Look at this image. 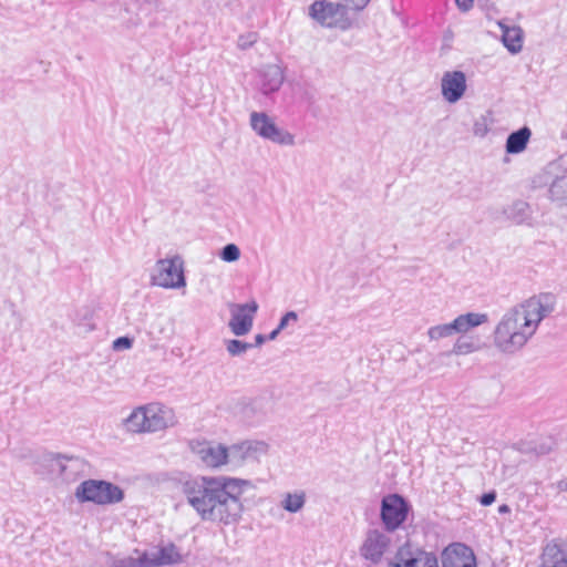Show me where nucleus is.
Wrapping results in <instances>:
<instances>
[{"label": "nucleus", "mask_w": 567, "mask_h": 567, "mask_svg": "<svg viewBox=\"0 0 567 567\" xmlns=\"http://www.w3.org/2000/svg\"><path fill=\"white\" fill-rule=\"evenodd\" d=\"M133 340L128 337H120L113 341V349L116 351L131 349Z\"/></svg>", "instance_id": "37"}, {"label": "nucleus", "mask_w": 567, "mask_h": 567, "mask_svg": "<svg viewBox=\"0 0 567 567\" xmlns=\"http://www.w3.org/2000/svg\"><path fill=\"white\" fill-rule=\"evenodd\" d=\"M530 134V130L526 126L509 134L506 141V152L509 154L523 152L526 148Z\"/></svg>", "instance_id": "22"}, {"label": "nucleus", "mask_w": 567, "mask_h": 567, "mask_svg": "<svg viewBox=\"0 0 567 567\" xmlns=\"http://www.w3.org/2000/svg\"><path fill=\"white\" fill-rule=\"evenodd\" d=\"M556 307L551 293H540L509 308L493 330V344L504 354H515L536 334L540 322Z\"/></svg>", "instance_id": "1"}, {"label": "nucleus", "mask_w": 567, "mask_h": 567, "mask_svg": "<svg viewBox=\"0 0 567 567\" xmlns=\"http://www.w3.org/2000/svg\"><path fill=\"white\" fill-rule=\"evenodd\" d=\"M109 567H138L135 550L128 555H107Z\"/></svg>", "instance_id": "30"}, {"label": "nucleus", "mask_w": 567, "mask_h": 567, "mask_svg": "<svg viewBox=\"0 0 567 567\" xmlns=\"http://www.w3.org/2000/svg\"><path fill=\"white\" fill-rule=\"evenodd\" d=\"M150 281L152 286L169 290H181L186 287L185 262L181 255H172L156 260Z\"/></svg>", "instance_id": "6"}, {"label": "nucleus", "mask_w": 567, "mask_h": 567, "mask_svg": "<svg viewBox=\"0 0 567 567\" xmlns=\"http://www.w3.org/2000/svg\"><path fill=\"white\" fill-rule=\"evenodd\" d=\"M511 512V508L508 505L506 504H503L498 507V513L499 514H506V513H509Z\"/></svg>", "instance_id": "44"}, {"label": "nucleus", "mask_w": 567, "mask_h": 567, "mask_svg": "<svg viewBox=\"0 0 567 567\" xmlns=\"http://www.w3.org/2000/svg\"><path fill=\"white\" fill-rule=\"evenodd\" d=\"M495 498H496L495 492L485 493L481 496V504L483 506H489L495 502Z\"/></svg>", "instance_id": "39"}, {"label": "nucleus", "mask_w": 567, "mask_h": 567, "mask_svg": "<svg viewBox=\"0 0 567 567\" xmlns=\"http://www.w3.org/2000/svg\"><path fill=\"white\" fill-rule=\"evenodd\" d=\"M539 567H567V545L548 544Z\"/></svg>", "instance_id": "19"}, {"label": "nucleus", "mask_w": 567, "mask_h": 567, "mask_svg": "<svg viewBox=\"0 0 567 567\" xmlns=\"http://www.w3.org/2000/svg\"><path fill=\"white\" fill-rule=\"evenodd\" d=\"M455 3L462 12H467L473 8L474 0H455Z\"/></svg>", "instance_id": "38"}, {"label": "nucleus", "mask_w": 567, "mask_h": 567, "mask_svg": "<svg viewBox=\"0 0 567 567\" xmlns=\"http://www.w3.org/2000/svg\"><path fill=\"white\" fill-rule=\"evenodd\" d=\"M452 322L440 323L427 329L426 336L430 342H439L454 336Z\"/></svg>", "instance_id": "26"}, {"label": "nucleus", "mask_w": 567, "mask_h": 567, "mask_svg": "<svg viewBox=\"0 0 567 567\" xmlns=\"http://www.w3.org/2000/svg\"><path fill=\"white\" fill-rule=\"evenodd\" d=\"M268 445L262 441L245 440L231 445L218 443L215 445V470L237 471L248 460L266 454Z\"/></svg>", "instance_id": "4"}, {"label": "nucleus", "mask_w": 567, "mask_h": 567, "mask_svg": "<svg viewBox=\"0 0 567 567\" xmlns=\"http://www.w3.org/2000/svg\"><path fill=\"white\" fill-rule=\"evenodd\" d=\"M240 249L236 244H227L220 251L219 257L225 262H235L240 258Z\"/></svg>", "instance_id": "32"}, {"label": "nucleus", "mask_w": 567, "mask_h": 567, "mask_svg": "<svg viewBox=\"0 0 567 567\" xmlns=\"http://www.w3.org/2000/svg\"><path fill=\"white\" fill-rule=\"evenodd\" d=\"M252 348V343L244 342L237 339L226 341V349L233 357L240 355Z\"/></svg>", "instance_id": "31"}, {"label": "nucleus", "mask_w": 567, "mask_h": 567, "mask_svg": "<svg viewBox=\"0 0 567 567\" xmlns=\"http://www.w3.org/2000/svg\"><path fill=\"white\" fill-rule=\"evenodd\" d=\"M257 41V33L250 32L243 34L238 38V47L240 49H248Z\"/></svg>", "instance_id": "35"}, {"label": "nucleus", "mask_w": 567, "mask_h": 567, "mask_svg": "<svg viewBox=\"0 0 567 567\" xmlns=\"http://www.w3.org/2000/svg\"><path fill=\"white\" fill-rule=\"evenodd\" d=\"M74 496L79 503H92L97 506H110L124 501V489L105 480L90 478L81 482Z\"/></svg>", "instance_id": "5"}, {"label": "nucleus", "mask_w": 567, "mask_h": 567, "mask_svg": "<svg viewBox=\"0 0 567 567\" xmlns=\"http://www.w3.org/2000/svg\"><path fill=\"white\" fill-rule=\"evenodd\" d=\"M152 548L155 567L177 565L184 560L178 548L172 543L153 546Z\"/></svg>", "instance_id": "18"}, {"label": "nucleus", "mask_w": 567, "mask_h": 567, "mask_svg": "<svg viewBox=\"0 0 567 567\" xmlns=\"http://www.w3.org/2000/svg\"><path fill=\"white\" fill-rule=\"evenodd\" d=\"M309 16L326 28L347 30L352 24L342 3L317 0L309 7Z\"/></svg>", "instance_id": "8"}, {"label": "nucleus", "mask_w": 567, "mask_h": 567, "mask_svg": "<svg viewBox=\"0 0 567 567\" xmlns=\"http://www.w3.org/2000/svg\"><path fill=\"white\" fill-rule=\"evenodd\" d=\"M409 504L399 494H390L381 502V520L388 532L396 530L406 519Z\"/></svg>", "instance_id": "10"}, {"label": "nucleus", "mask_w": 567, "mask_h": 567, "mask_svg": "<svg viewBox=\"0 0 567 567\" xmlns=\"http://www.w3.org/2000/svg\"><path fill=\"white\" fill-rule=\"evenodd\" d=\"M83 467L84 464L80 458L65 456L60 484H71L78 481Z\"/></svg>", "instance_id": "21"}, {"label": "nucleus", "mask_w": 567, "mask_h": 567, "mask_svg": "<svg viewBox=\"0 0 567 567\" xmlns=\"http://www.w3.org/2000/svg\"><path fill=\"white\" fill-rule=\"evenodd\" d=\"M454 334L465 336L472 329L488 322V315L483 312H466L458 315L452 321Z\"/></svg>", "instance_id": "17"}, {"label": "nucleus", "mask_w": 567, "mask_h": 567, "mask_svg": "<svg viewBox=\"0 0 567 567\" xmlns=\"http://www.w3.org/2000/svg\"><path fill=\"white\" fill-rule=\"evenodd\" d=\"M507 217L515 224H523L529 218V205L525 202H515L507 210Z\"/></svg>", "instance_id": "27"}, {"label": "nucleus", "mask_w": 567, "mask_h": 567, "mask_svg": "<svg viewBox=\"0 0 567 567\" xmlns=\"http://www.w3.org/2000/svg\"><path fill=\"white\" fill-rule=\"evenodd\" d=\"M190 451L196 455L206 466H213V446L207 440L193 439L189 442Z\"/></svg>", "instance_id": "23"}, {"label": "nucleus", "mask_w": 567, "mask_h": 567, "mask_svg": "<svg viewBox=\"0 0 567 567\" xmlns=\"http://www.w3.org/2000/svg\"><path fill=\"white\" fill-rule=\"evenodd\" d=\"M502 29V41L511 53H518L523 48V31L519 27H508L498 23Z\"/></svg>", "instance_id": "20"}, {"label": "nucleus", "mask_w": 567, "mask_h": 567, "mask_svg": "<svg viewBox=\"0 0 567 567\" xmlns=\"http://www.w3.org/2000/svg\"><path fill=\"white\" fill-rule=\"evenodd\" d=\"M64 461L65 456L62 455H51L45 458V465L48 467L49 476L56 484H60V477L62 474Z\"/></svg>", "instance_id": "29"}, {"label": "nucleus", "mask_w": 567, "mask_h": 567, "mask_svg": "<svg viewBox=\"0 0 567 567\" xmlns=\"http://www.w3.org/2000/svg\"><path fill=\"white\" fill-rule=\"evenodd\" d=\"M166 320L163 319V318H157L154 323H153V328L158 332V333H164L165 332V329H166Z\"/></svg>", "instance_id": "40"}, {"label": "nucleus", "mask_w": 567, "mask_h": 567, "mask_svg": "<svg viewBox=\"0 0 567 567\" xmlns=\"http://www.w3.org/2000/svg\"><path fill=\"white\" fill-rule=\"evenodd\" d=\"M254 487L249 480L215 476V518L226 525L237 523L244 511L241 496Z\"/></svg>", "instance_id": "2"}, {"label": "nucleus", "mask_w": 567, "mask_h": 567, "mask_svg": "<svg viewBox=\"0 0 567 567\" xmlns=\"http://www.w3.org/2000/svg\"><path fill=\"white\" fill-rule=\"evenodd\" d=\"M258 308L259 306L255 300L247 303H229L230 320L228 327L230 331L237 337L248 334L252 329Z\"/></svg>", "instance_id": "11"}, {"label": "nucleus", "mask_w": 567, "mask_h": 567, "mask_svg": "<svg viewBox=\"0 0 567 567\" xmlns=\"http://www.w3.org/2000/svg\"><path fill=\"white\" fill-rule=\"evenodd\" d=\"M555 168H556V165H555V164H551V165L549 166L550 172L555 171Z\"/></svg>", "instance_id": "45"}, {"label": "nucleus", "mask_w": 567, "mask_h": 567, "mask_svg": "<svg viewBox=\"0 0 567 567\" xmlns=\"http://www.w3.org/2000/svg\"><path fill=\"white\" fill-rule=\"evenodd\" d=\"M437 558L433 553L406 542L395 554L394 567H437Z\"/></svg>", "instance_id": "12"}, {"label": "nucleus", "mask_w": 567, "mask_h": 567, "mask_svg": "<svg viewBox=\"0 0 567 567\" xmlns=\"http://www.w3.org/2000/svg\"><path fill=\"white\" fill-rule=\"evenodd\" d=\"M266 341V337L264 334H256L255 336V343L252 344V347H260L265 343Z\"/></svg>", "instance_id": "42"}, {"label": "nucleus", "mask_w": 567, "mask_h": 567, "mask_svg": "<svg viewBox=\"0 0 567 567\" xmlns=\"http://www.w3.org/2000/svg\"><path fill=\"white\" fill-rule=\"evenodd\" d=\"M298 320H299V317L296 311L286 312L279 321V324H278L279 330H282V331L286 330L288 327L297 323Z\"/></svg>", "instance_id": "34"}, {"label": "nucleus", "mask_w": 567, "mask_h": 567, "mask_svg": "<svg viewBox=\"0 0 567 567\" xmlns=\"http://www.w3.org/2000/svg\"><path fill=\"white\" fill-rule=\"evenodd\" d=\"M467 89L466 75L462 71H446L441 78V94L445 102L457 103Z\"/></svg>", "instance_id": "13"}, {"label": "nucleus", "mask_w": 567, "mask_h": 567, "mask_svg": "<svg viewBox=\"0 0 567 567\" xmlns=\"http://www.w3.org/2000/svg\"><path fill=\"white\" fill-rule=\"evenodd\" d=\"M249 125L259 137L280 146H293L296 138L292 133L277 125L274 117L266 112L254 111L249 115Z\"/></svg>", "instance_id": "7"}, {"label": "nucleus", "mask_w": 567, "mask_h": 567, "mask_svg": "<svg viewBox=\"0 0 567 567\" xmlns=\"http://www.w3.org/2000/svg\"><path fill=\"white\" fill-rule=\"evenodd\" d=\"M285 81L284 70L277 64L266 65L260 72V91L268 95L277 92Z\"/></svg>", "instance_id": "16"}, {"label": "nucleus", "mask_w": 567, "mask_h": 567, "mask_svg": "<svg viewBox=\"0 0 567 567\" xmlns=\"http://www.w3.org/2000/svg\"><path fill=\"white\" fill-rule=\"evenodd\" d=\"M177 423L175 410L159 402L140 405L123 420L125 430L133 434L157 433Z\"/></svg>", "instance_id": "3"}, {"label": "nucleus", "mask_w": 567, "mask_h": 567, "mask_svg": "<svg viewBox=\"0 0 567 567\" xmlns=\"http://www.w3.org/2000/svg\"><path fill=\"white\" fill-rule=\"evenodd\" d=\"M558 493H567V477H564L555 483Z\"/></svg>", "instance_id": "41"}, {"label": "nucleus", "mask_w": 567, "mask_h": 567, "mask_svg": "<svg viewBox=\"0 0 567 567\" xmlns=\"http://www.w3.org/2000/svg\"><path fill=\"white\" fill-rule=\"evenodd\" d=\"M480 350L478 344L474 340L466 336H460L454 342L452 350L449 352L455 355H467Z\"/></svg>", "instance_id": "25"}, {"label": "nucleus", "mask_w": 567, "mask_h": 567, "mask_svg": "<svg viewBox=\"0 0 567 567\" xmlns=\"http://www.w3.org/2000/svg\"><path fill=\"white\" fill-rule=\"evenodd\" d=\"M343 2L344 3H342V4L346 6L347 11H348V9L354 10V11H361L368 6L370 0H343Z\"/></svg>", "instance_id": "36"}, {"label": "nucleus", "mask_w": 567, "mask_h": 567, "mask_svg": "<svg viewBox=\"0 0 567 567\" xmlns=\"http://www.w3.org/2000/svg\"><path fill=\"white\" fill-rule=\"evenodd\" d=\"M138 567H155L153 548L141 550L134 548Z\"/></svg>", "instance_id": "33"}, {"label": "nucleus", "mask_w": 567, "mask_h": 567, "mask_svg": "<svg viewBox=\"0 0 567 567\" xmlns=\"http://www.w3.org/2000/svg\"><path fill=\"white\" fill-rule=\"evenodd\" d=\"M307 495L303 491H296L292 493H286L282 495L280 506L288 513L300 512L306 504Z\"/></svg>", "instance_id": "24"}, {"label": "nucleus", "mask_w": 567, "mask_h": 567, "mask_svg": "<svg viewBox=\"0 0 567 567\" xmlns=\"http://www.w3.org/2000/svg\"><path fill=\"white\" fill-rule=\"evenodd\" d=\"M390 546V537L378 529H371L367 533L365 539L361 546V556L372 563L381 560L383 554Z\"/></svg>", "instance_id": "14"}, {"label": "nucleus", "mask_w": 567, "mask_h": 567, "mask_svg": "<svg viewBox=\"0 0 567 567\" xmlns=\"http://www.w3.org/2000/svg\"><path fill=\"white\" fill-rule=\"evenodd\" d=\"M281 331H282V330H279V327H277L275 330H272V331L269 333L268 339H269V340H275Z\"/></svg>", "instance_id": "43"}, {"label": "nucleus", "mask_w": 567, "mask_h": 567, "mask_svg": "<svg viewBox=\"0 0 567 567\" xmlns=\"http://www.w3.org/2000/svg\"><path fill=\"white\" fill-rule=\"evenodd\" d=\"M188 503L204 519L213 515V481L206 477L196 478L185 484Z\"/></svg>", "instance_id": "9"}, {"label": "nucleus", "mask_w": 567, "mask_h": 567, "mask_svg": "<svg viewBox=\"0 0 567 567\" xmlns=\"http://www.w3.org/2000/svg\"><path fill=\"white\" fill-rule=\"evenodd\" d=\"M443 567H476L473 550L463 544H453L442 555Z\"/></svg>", "instance_id": "15"}, {"label": "nucleus", "mask_w": 567, "mask_h": 567, "mask_svg": "<svg viewBox=\"0 0 567 567\" xmlns=\"http://www.w3.org/2000/svg\"><path fill=\"white\" fill-rule=\"evenodd\" d=\"M551 200L567 203V174L556 177L549 187Z\"/></svg>", "instance_id": "28"}]
</instances>
